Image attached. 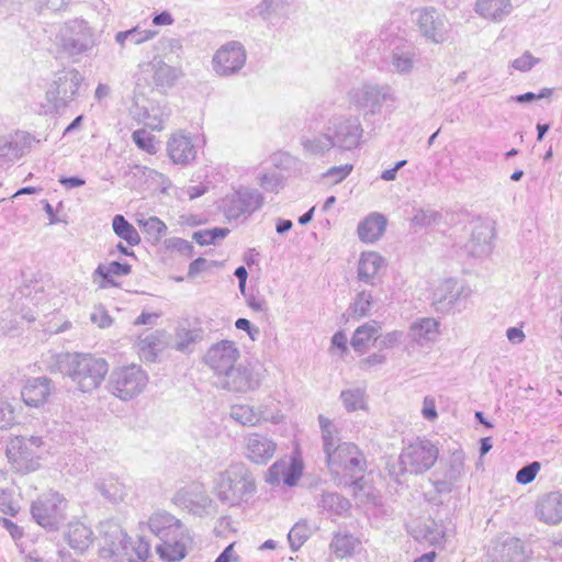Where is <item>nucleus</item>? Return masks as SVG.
<instances>
[{"label": "nucleus", "mask_w": 562, "mask_h": 562, "mask_svg": "<svg viewBox=\"0 0 562 562\" xmlns=\"http://www.w3.org/2000/svg\"><path fill=\"white\" fill-rule=\"evenodd\" d=\"M363 127L358 116L335 113L318 131H308L300 138L305 157L323 158L333 149L352 151L360 147Z\"/></svg>", "instance_id": "f257e3e1"}, {"label": "nucleus", "mask_w": 562, "mask_h": 562, "mask_svg": "<svg viewBox=\"0 0 562 562\" xmlns=\"http://www.w3.org/2000/svg\"><path fill=\"white\" fill-rule=\"evenodd\" d=\"M203 361L213 371L218 387L236 393L257 390L266 372L261 362L240 353H205Z\"/></svg>", "instance_id": "f03ea898"}, {"label": "nucleus", "mask_w": 562, "mask_h": 562, "mask_svg": "<svg viewBox=\"0 0 562 562\" xmlns=\"http://www.w3.org/2000/svg\"><path fill=\"white\" fill-rule=\"evenodd\" d=\"M47 370L69 376L81 392L88 393L101 385L109 364L93 353H52L47 360Z\"/></svg>", "instance_id": "7ed1b4c3"}, {"label": "nucleus", "mask_w": 562, "mask_h": 562, "mask_svg": "<svg viewBox=\"0 0 562 562\" xmlns=\"http://www.w3.org/2000/svg\"><path fill=\"white\" fill-rule=\"evenodd\" d=\"M318 423L322 431L323 449L330 471L350 477L362 476L367 468V461L359 448L352 442H340L338 430L329 418L319 415Z\"/></svg>", "instance_id": "20e7f679"}, {"label": "nucleus", "mask_w": 562, "mask_h": 562, "mask_svg": "<svg viewBox=\"0 0 562 562\" xmlns=\"http://www.w3.org/2000/svg\"><path fill=\"white\" fill-rule=\"evenodd\" d=\"M256 480L243 462L232 463L214 479L213 493L224 505L239 506L256 493Z\"/></svg>", "instance_id": "39448f33"}, {"label": "nucleus", "mask_w": 562, "mask_h": 562, "mask_svg": "<svg viewBox=\"0 0 562 562\" xmlns=\"http://www.w3.org/2000/svg\"><path fill=\"white\" fill-rule=\"evenodd\" d=\"M347 101L351 108L367 119L381 114L383 106L394 108L397 95L389 85L362 82L349 89Z\"/></svg>", "instance_id": "423d86ee"}, {"label": "nucleus", "mask_w": 562, "mask_h": 562, "mask_svg": "<svg viewBox=\"0 0 562 562\" xmlns=\"http://www.w3.org/2000/svg\"><path fill=\"white\" fill-rule=\"evenodd\" d=\"M149 378L139 366L130 364L114 369L108 381V391L121 401L128 402L140 395Z\"/></svg>", "instance_id": "0eeeda50"}, {"label": "nucleus", "mask_w": 562, "mask_h": 562, "mask_svg": "<svg viewBox=\"0 0 562 562\" xmlns=\"http://www.w3.org/2000/svg\"><path fill=\"white\" fill-rule=\"evenodd\" d=\"M439 457V449L426 438L407 443L398 457L401 473L419 475L430 470Z\"/></svg>", "instance_id": "6e6552de"}, {"label": "nucleus", "mask_w": 562, "mask_h": 562, "mask_svg": "<svg viewBox=\"0 0 562 562\" xmlns=\"http://www.w3.org/2000/svg\"><path fill=\"white\" fill-rule=\"evenodd\" d=\"M83 78L77 69H64L56 74L55 79L46 91V112L59 111L66 108L78 93Z\"/></svg>", "instance_id": "1a4fd4ad"}, {"label": "nucleus", "mask_w": 562, "mask_h": 562, "mask_svg": "<svg viewBox=\"0 0 562 562\" xmlns=\"http://www.w3.org/2000/svg\"><path fill=\"white\" fill-rule=\"evenodd\" d=\"M56 44L68 56H79L94 45L93 34L88 24L82 20L66 22L56 35Z\"/></svg>", "instance_id": "9d476101"}, {"label": "nucleus", "mask_w": 562, "mask_h": 562, "mask_svg": "<svg viewBox=\"0 0 562 562\" xmlns=\"http://www.w3.org/2000/svg\"><path fill=\"white\" fill-rule=\"evenodd\" d=\"M67 501L57 492H49L32 503L31 514L34 520L48 530H56L65 519Z\"/></svg>", "instance_id": "9b49d317"}, {"label": "nucleus", "mask_w": 562, "mask_h": 562, "mask_svg": "<svg viewBox=\"0 0 562 562\" xmlns=\"http://www.w3.org/2000/svg\"><path fill=\"white\" fill-rule=\"evenodd\" d=\"M262 204L263 196L258 190L240 188L223 199L222 207L228 220H238L249 216Z\"/></svg>", "instance_id": "f8f14e48"}, {"label": "nucleus", "mask_w": 562, "mask_h": 562, "mask_svg": "<svg viewBox=\"0 0 562 562\" xmlns=\"http://www.w3.org/2000/svg\"><path fill=\"white\" fill-rule=\"evenodd\" d=\"M247 54L244 45L237 41L223 44L213 55L212 68L220 77L238 74L246 64Z\"/></svg>", "instance_id": "ddd939ff"}, {"label": "nucleus", "mask_w": 562, "mask_h": 562, "mask_svg": "<svg viewBox=\"0 0 562 562\" xmlns=\"http://www.w3.org/2000/svg\"><path fill=\"white\" fill-rule=\"evenodd\" d=\"M181 70L155 57L148 63L139 65L138 81L144 80L148 86L158 89L171 88L180 78Z\"/></svg>", "instance_id": "4468645a"}, {"label": "nucleus", "mask_w": 562, "mask_h": 562, "mask_svg": "<svg viewBox=\"0 0 562 562\" xmlns=\"http://www.w3.org/2000/svg\"><path fill=\"white\" fill-rule=\"evenodd\" d=\"M158 540L159 542L156 543V552L161 560L168 562H177L184 559L188 546L192 542V539L183 525L176 526L173 531L165 535Z\"/></svg>", "instance_id": "2eb2a0df"}, {"label": "nucleus", "mask_w": 562, "mask_h": 562, "mask_svg": "<svg viewBox=\"0 0 562 562\" xmlns=\"http://www.w3.org/2000/svg\"><path fill=\"white\" fill-rule=\"evenodd\" d=\"M166 150L172 164L179 166L193 164L198 156L194 137L184 131H178L170 135L166 144Z\"/></svg>", "instance_id": "dca6fc26"}, {"label": "nucleus", "mask_w": 562, "mask_h": 562, "mask_svg": "<svg viewBox=\"0 0 562 562\" xmlns=\"http://www.w3.org/2000/svg\"><path fill=\"white\" fill-rule=\"evenodd\" d=\"M472 289L463 281L454 278H447L439 282L432 293L434 304L437 308H451L458 301L471 296Z\"/></svg>", "instance_id": "f3484780"}, {"label": "nucleus", "mask_w": 562, "mask_h": 562, "mask_svg": "<svg viewBox=\"0 0 562 562\" xmlns=\"http://www.w3.org/2000/svg\"><path fill=\"white\" fill-rule=\"evenodd\" d=\"M276 451L277 442L266 434L250 432L244 437V454L251 463L265 465Z\"/></svg>", "instance_id": "a211bd4d"}, {"label": "nucleus", "mask_w": 562, "mask_h": 562, "mask_svg": "<svg viewBox=\"0 0 562 562\" xmlns=\"http://www.w3.org/2000/svg\"><path fill=\"white\" fill-rule=\"evenodd\" d=\"M394 45L390 54L391 70L400 76H409L419 61V56L415 46L404 40L394 38L391 41Z\"/></svg>", "instance_id": "6ab92c4d"}, {"label": "nucleus", "mask_w": 562, "mask_h": 562, "mask_svg": "<svg viewBox=\"0 0 562 562\" xmlns=\"http://www.w3.org/2000/svg\"><path fill=\"white\" fill-rule=\"evenodd\" d=\"M416 21L422 34L435 44H441L448 40L449 26L445 16L434 9H420L416 11Z\"/></svg>", "instance_id": "aec40b11"}, {"label": "nucleus", "mask_w": 562, "mask_h": 562, "mask_svg": "<svg viewBox=\"0 0 562 562\" xmlns=\"http://www.w3.org/2000/svg\"><path fill=\"white\" fill-rule=\"evenodd\" d=\"M494 236L490 223L477 220L470 225V239L465 244V250L471 257L485 258L492 254Z\"/></svg>", "instance_id": "412c9836"}, {"label": "nucleus", "mask_w": 562, "mask_h": 562, "mask_svg": "<svg viewBox=\"0 0 562 562\" xmlns=\"http://www.w3.org/2000/svg\"><path fill=\"white\" fill-rule=\"evenodd\" d=\"M55 391L54 382L47 376L29 378L21 391L25 405L30 407H42Z\"/></svg>", "instance_id": "4be33fe9"}, {"label": "nucleus", "mask_w": 562, "mask_h": 562, "mask_svg": "<svg viewBox=\"0 0 562 562\" xmlns=\"http://www.w3.org/2000/svg\"><path fill=\"white\" fill-rule=\"evenodd\" d=\"M536 517L548 525L562 521V493L550 492L539 497L535 510Z\"/></svg>", "instance_id": "5701e85b"}, {"label": "nucleus", "mask_w": 562, "mask_h": 562, "mask_svg": "<svg viewBox=\"0 0 562 562\" xmlns=\"http://www.w3.org/2000/svg\"><path fill=\"white\" fill-rule=\"evenodd\" d=\"M131 271L132 267L128 263H121L119 261L100 263L92 272V282L99 289L117 288L120 283L115 281V278L128 276Z\"/></svg>", "instance_id": "b1692460"}, {"label": "nucleus", "mask_w": 562, "mask_h": 562, "mask_svg": "<svg viewBox=\"0 0 562 562\" xmlns=\"http://www.w3.org/2000/svg\"><path fill=\"white\" fill-rule=\"evenodd\" d=\"M133 116L153 131H161L164 124L170 116V109L167 105L150 104L149 108H138L132 111Z\"/></svg>", "instance_id": "393cba45"}, {"label": "nucleus", "mask_w": 562, "mask_h": 562, "mask_svg": "<svg viewBox=\"0 0 562 562\" xmlns=\"http://www.w3.org/2000/svg\"><path fill=\"white\" fill-rule=\"evenodd\" d=\"M384 258L375 251H364L358 261L357 274L361 282L370 285L375 284L379 271L384 267Z\"/></svg>", "instance_id": "a878e982"}, {"label": "nucleus", "mask_w": 562, "mask_h": 562, "mask_svg": "<svg viewBox=\"0 0 562 562\" xmlns=\"http://www.w3.org/2000/svg\"><path fill=\"white\" fill-rule=\"evenodd\" d=\"M386 218L376 212L370 213L358 225L357 232L359 239L367 244H372L380 239L385 232Z\"/></svg>", "instance_id": "bb28decb"}, {"label": "nucleus", "mask_w": 562, "mask_h": 562, "mask_svg": "<svg viewBox=\"0 0 562 562\" xmlns=\"http://www.w3.org/2000/svg\"><path fill=\"white\" fill-rule=\"evenodd\" d=\"M513 10L510 0H476L475 12L491 22H501Z\"/></svg>", "instance_id": "cd10ccee"}, {"label": "nucleus", "mask_w": 562, "mask_h": 562, "mask_svg": "<svg viewBox=\"0 0 562 562\" xmlns=\"http://www.w3.org/2000/svg\"><path fill=\"white\" fill-rule=\"evenodd\" d=\"M65 538L71 549L83 552L93 542V531L81 521H72L67 526Z\"/></svg>", "instance_id": "c85d7f7f"}, {"label": "nucleus", "mask_w": 562, "mask_h": 562, "mask_svg": "<svg viewBox=\"0 0 562 562\" xmlns=\"http://www.w3.org/2000/svg\"><path fill=\"white\" fill-rule=\"evenodd\" d=\"M317 506L329 516H346L351 509L350 501L336 492H323Z\"/></svg>", "instance_id": "c756f323"}, {"label": "nucleus", "mask_w": 562, "mask_h": 562, "mask_svg": "<svg viewBox=\"0 0 562 562\" xmlns=\"http://www.w3.org/2000/svg\"><path fill=\"white\" fill-rule=\"evenodd\" d=\"M438 327L439 323L435 318H422L411 325L409 337L423 347L437 338Z\"/></svg>", "instance_id": "7c9ffc66"}, {"label": "nucleus", "mask_w": 562, "mask_h": 562, "mask_svg": "<svg viewBox=\"0 0 562 562\" xmlns=\"http://www.w3.org/2000/svg\"><path fill=\"white\" fill-rule=\"evenodd\" d=\"M94 487L106 501L113 504L122 502L126 496L125 485L113 476L97 480Z\"/></svg>", "instance_id": "2f4dec72"}, {"label": "nucleus", "mask_w": 562, "mask_h": 562, "mask_svg": "<svg viewBox=\"0 0 562 562\" xmlns=\"http://www.w3.org/2000/svg\"><path fill=\"white\" fill-rule=\"evenodd\" d=\"M158 34L156 30H147L142 29L139 25H136L126 31H120L115 34V42L124 48L127 43L133 45L144 44L153 38H155Z\"/></svg>", "instance_id": "473e14b6"}, {"label": "nucleus", "mask_w": 562, "mask_h": 562, "mask_svg": "<svg viewBox=\"0 0 562 562\" xmlns=\"http://www.w3.org/2000/svg\"><path fill=\"white\" fill-rule=\"evenodd\" d=\"M128 536L121 528L114 527L111 532H105V547L102 549L109 557H123L127 553Z\"/></svg>", "instance_id": "72a5a7b5"}, {"label": "nucleus", "mask_w": 562, "mask_h": 562, "mask_svg": "<svg viewBox=\"0 0 562 562\" xmlns=\"http://www.w3.org/2000/svg\"><path fill=\"white\" fill-rule=\"evenodd\" d=\"M498 562H527L524 543L518 538L506 539L498 549Z\"/></svg>", "instance_id": "f704fd0d"}, {"label": "nucleus", "mask_w": 562, "mask_h": 562, "mask_svg": "<svg viewBox=\"0 0 562 562\" xmlns=\"http://www.w3.org/2000/svg\"><path fill=\"white\" fill-rule=\"evenodd\" d=\"M381 327L378 322L370 321L361 326H359L350 340L351 346L358 349H367L370 347V341L373 339L375 341L376 335L380 331Z\"/></svg>", "instance_id": "c9c22d12"}, {"label": "nucleus", "mask_w": 562, "mask_h": 562, "mask_svg": "<svg viewBox=\"0 0 562 562\" xmlns=\"http://www.w3.org/2000/svg\"><path fill=\"white\" fill-rule=\"evenodd\" d=\"M181 521L168 513H156L148 520L150 531L160 539L165 535L173 531L176 526H181Z\"/></svg>", "instance_id": "e433bc0d"}, {"label": "nucleus", "mask_w": 562, "mask_h": 562, "mask_svg": "<svg viewBox=\"0 0 562 562\" xmlns=\"http://www.w3.org/2000/svg\"><path fill=\"white\" fill-rule=\"evenodd\" d=\"M286 5V0H262L256 10L263 21L273 23L284 15Z\"/></svg>", "instance_id": "4c0bfd02"}, {"label": "nucleus", "mask_w": 562, "mask_h": 562, "mask_svg": "<svg viewBox=\"0 0 562 562\" xmlns=\"http://www.w3.org/2000/svg\"><path fill=\"white\" fill-rule=\"evenodd\" d=\"M229 417L241 426H257L262 415L255 413V407L248 404H236L231 407Z\"/></svg>", "instance_id": "58836bf2"}, {"label": "nucleus", "mask_w": 562, "mask_h": 562, "mask_svg": "<svg viewBox=\"0 0 562 562\" xmlns=\"http://www.w3.org/2000/svg\"><path fill=\"white\" fill-rule=\"evenodd\" d=\"M359 541L350 533L337 532L329 544L331 552L339 559L350 557Z\"/></svg>", "instance_id": "ea45409f"}, {"label": "nucleus", "mask_w": 562, "mask_h": 562, "mask_svg": "<svg viewBox=\"0 0 562 562\" xmlns=\"http://www.w3.org/2000/svg\"><path fill=\"white\" fill-rule=\"evenodd\" d=\"M112 227L114 233L128 246H136L140 243V236L137 229L125 220L123 215H115L112 221Z\"/></svg>", "instance_id": "a19ab883"}, {"label": "nucleus", "mask_w": 562, "mask_h": 562, "mask_svg": "<svg viewBox=\"0 0 562 562\" xmlns=\"http://www.w3.org/2000/svg\"><path fill=\"white\" fill-rule=\"evenodd\" d=\"M7 456L13 462L32 460L35 456L34 450L29 446L26 437L19 436L10 441L7 447Z\"/></svg>", "instance_id": "79ce46f5"}, {"label": "nucleus", "mask_w": 562, "mask_h": 562, "mask_svg": "<svg viewBox=\"0 0 562 562\" xmlns=\"http://www.w3.org/2000/svg\"><path fill=\"white\" fill-rule=\"evenodd\" d=\"M312 531L306 520L297 521L289 531L288 540L293 552L297 551L310 538Z\"/></svg>", "instance_id": "37998d69"}, {"label": "nucleus", "mask_w": 562, "mask_h": 562, "mask_svg": "<svg viewBox=\"0 0 562 562\" xmlns=\"http://www.w3.org/2000/svg\"><path fill=\"white\" fill-rule=\"evenodd\" d=\"M373 304V296L370 291L362 290L357 293L353 302L349 306V311L352 316L357 318L364 317L369 314Z\"/></svg>", "instance_id": "c03bdc74"}, {"label": "nucleus", "mask_w": 562, "mask_h": 562, "mask_svg": "<svg viewBox=\"0 0 562 562\" xmlns=\"http://www.w3.org/2000/svg\"><path fill=\"white\" fill-rule=\"evenodd\" d=\"M464 472V456L461 451L453 452L443 470L442 475L457 483Z\"/></svg>", "instance_id": "a18cd8bd"}, {"label": "nucleus", "mask_w": 562, "mask_h": 562, "mask_svg": "<svg viewBox=\"0 0 562 562\" xmlns=\"http://www.w3.org/2000/svg\"><path fill=\"white\" fill-rule=\"evenodd\" d=\"M140 227L153 241H159L167 234V225L156 216L139 221Z\"/></svg>", "instance_id": "49530a36"}, {"label": "nucleus", "mask_w": 562, "mask_h": 562, "mask_svg": "<svg viewBox=\"0 0 562 562\" xmlns=\"http://www.w3.org/2000/svg\"><path fill=\"white\" fill-rule=\"evenodd\" d=\"M353 170L350 164L334 166L321 175V180L326 184H338L342 182Z\"/></svg>", "instance_id": "de8ad7c7"}, {"label": "nucleus", "mask_w": 562, "mask_h": 562, "mask_svg": "<svg viewBox=\"0 0 562 562\" xmlns=\"http://www.w3.org/2000/svg\"><path fill=\"white\" fill-rule=\"evenodd\" d=\"M132 139L136 146L149 155H155L158 150L156 137L146 130H136L132 134Z\"/></svg>", "instance_id": "09e8293b"}, {"label": "nucleus", "mask_w": 562, "mask_h": 562, "mask_svg": "<svg viewBox=\"0 0 562 562\" xmlns=\"http://www.w3.org/2000/svg\"><path fill=\"white\" fill-rule=\"evenodd\" d=\"M340 398L348 412L364 408V392L361 389H350L342 391Z\"/></svg>", "instance_id": "8fccbe9b"}, {"label": "nucleus", "mask_w": 562, "mask_h": 562, "mask_svg": "<svg viewBox=\"0 0 562 562\" xmlns=\"http://www.w3.org/2000/svg\"><path fill=\"white\" fill-rule=\"evenodd\" d=\"M258 182L265 191L278 193L283 187V176L277 170L268 171L258 177Z\"/></svg>", "instance_id": "3c124183"}, {"label": "nucleus", "mask_w": 562, "mask_h": 562, "mask_svg": "<svg viewBox=\"0 0 562 562\" xmlns=\"http://www.w3.org/2000/svg\"><path fill=\"white\" fill-rule=\"evenodd\" d=\"M164 244L167 250L176 251L179 255L188 258L193 256L194 247L190 241L186 239L180 237H170L165 239Z\"/></svg>", "instance_id": "603ef678"}, {"label": "nucleus", "mask_w": 562, "mask_h": 562, "mask_svg": "<svg viewBox=\"0 0 562 562\" xmlns=\"http://www.w3.org/2000/svg\"><path fill=\"white\" fill-rule=\"evenodd\" d=\"M404 338V333L400 330H393L385 335L376 336L375 347L379 349H395L400 346Z\"/></svg>", "instance_id": "864d4df0"}, {"label": "nucleus", "mask_w": 562, "mask_h": 562, "mask_svg": "<svg viewBox=\"0 0 562 562\" xmlns=\"http://www.w3.org/2000/svg\"><path fill=\"white\" fill-rule=\"evenodd\" d=\"M286 461L278 460L276 461L267 471L266 481L271 485H279L283 482V477L285 474Z\"/></svg>", "instance_id": "5fc2aeb1"}, {"label": "nucleus", "mask_w": 562, "mask_h": 562, "mask_svg": "<svg viewBox=\"0 0 562 562\" xmlns=\"http://www.w3.org/2000/svg\"><path fill=\"white\" fill-rule=\"evenodd\" d=\"M539 61V58L535 57L530 52H525L521 56L512 61L510 67L515 70L526 72L531 70Z\"/></svg>", "instance_id": "6e6d98bb"}, {"label": "nucleus", "mask_w": 562, "mask_h": 562, "mask_svg": "<svg viewBox=\"0 0 562 562\" xmlns=\"http://www.w3.org/2000/svg\"><path fill=\"white\" fill-rule=\"evenodd\" d=\"M438 216L436 211L418 209L412 216V223L418 227H426L435 223Z\"/></svg>", "instance_id": "4d7b16f0"}, {"label": "nucleus", "mask_w": 562, "mask_h": 562, "mask_svg": "<svg viewBox=\"0 0 562 562\" xmlns=\"http://www.w3.org/2000/svg\"><path fill=\"white\" fill-rule=\"evenodd\" d=\"M540 470V463L537 461H533L531 463H528L527 465L522 467L518 472L516 473V481L519 484H529L531 483L537 473Z\"/></svg>", "instance_id": "13d9d810"}, {"label": "nucleus", "mask_w": 562, "mask_h": 562, "mask_svg": "<svg viewBox=\"0 0 562 562\" xmlns=\"http://www.w3.org/2000/svg\"><path fill=\"white\" fill-rule=\"evenodd\" d=\"M90 321L100 328L110 327L113 322L112 317L109 315L108 311L102 305L93 307V311L90 315Z\"/></svg>", "instance_id": "bf43d9fd"}, {"label": "nucleus", "mask_w": 562, "mask_h": 562, "mask_svg": "<svg viewBox=\"0 0 562 562\" xmlns=\"http://www.w3.org/2000/svg\"><path fill=\"white\" fill-rule=\"evenodd\" d=\"M36 10L60 11L64 10L70 0H32Z\"/></svg>", "instance_id": "052dcab7"}, {"label": "nucleus", "mask_w": 562, "mask_h": 562, "mask_svg": "<svg viewBox=\"0 0 562 562\" xmlns=\"http://www.w3.org/2000/svg\"><path fill=\"white\" fill-rule=\"evenodd\" d=\"M552 91L553 90L550 88H542L539 93L526 92L524 94L513 97L512 99L518 103H526V102H531V101L543 99V98H549V97H551Z\"/></svg>", "instance_id": "680f3d73"}, {"label": "nucleus", "mask_w": 562, "mask_h": 562, "mask_svg": "<svg viewBox=\"0 0 562 562\" xmlns=\"http://www.w3.org/2000/svg\"><path fill=\"white\" fill-rule=\"evenodd\" d=\"M445 537V532L435 522L431 526H427L425 530V538L428 542L434 546L441 544Z\"/></svg>", "instance_id": "e2e57ef3"}, {"label": "nucleus", "mask_w": 562, "mask_h": 562, "mask_svg": "<svg viewBox=\"0 0 562 562\" xmlns=\"http://www.w3.org/2000/svg\"><path fill=\"white\" fill-rule=\"evenodd\" d=\"M0 513L10 516H15L18 513V508L12 502L11 494L4 491L0 492Z\"/></svg>", "instance_id": "0e129e2a"}, {"label": "nucleus", "mask_w": 562, "mask_h": 562, "mask_svg": "<svg viewBox=\"0 0 562 562\" xmlns=\"http://www.w3.org/2000/svg\"><path fill=\"white\" fill-rule=\"evenodd\" d=\"M198 337V334L193 330L187 328H179L177 331L178 338V348L183 349L189 347L191 342H193Z\"/></svg>", "instance_id": "69168bd1"}, {"label": "nucleus", "mask_w": 562, "mask_h": 562, "mask_svg": "<svg viewBox=\"0 0 562 562\" xmlns=\"http://www.w3.org/2000/svg\"><path fill=\"white\" fill-rule=\"evenodd\" d=\"M438 475L439 473H437L436 477L432 480V485L436 492L439 494L450 493L456 483L445 475H442L441 477H439Z\"/></svg>", "instance_id": "338daca9"}, {"label": "nucleus", "mask_w": 562, "mask_h": 562, "mask_svg": "<svg viewBox=\"0 0 562 562\" xmlns=\"http://www.w3.org/2000/svg\"><path fill=\"white\" fill-rule=\"evenodd\" d=\"M385 357L383 353H371L369 357L360 361V368L363 370H372L376 366L384 363Z\"/></svg>", "instance_id": "774afa93"}]
</instances>
